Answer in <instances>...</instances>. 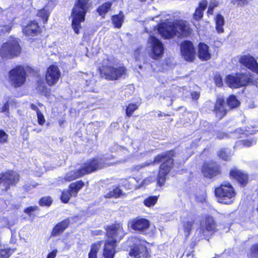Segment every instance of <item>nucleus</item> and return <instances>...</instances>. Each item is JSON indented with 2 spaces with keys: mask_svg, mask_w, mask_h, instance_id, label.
<instances>
[{
  "mask_svg": "<svg viewBox=\"0 0 258 258\" xmlns=\"http://www.w3.org/2000/svg\"><path fill=\"white\" fill-rule=\"evenodd\" d=\"M9 109V104L8 102H6L4 104L1 110H0V112H6Z\"/></svg>",
  "mask_w": 258,
  "mask_h": 258,
  "instance_id": "obj_54",
  "label": "nucleus"
},
{
  "mask_svg": "<svg viewBox=\"0 0 258 258\" xmlns=\"http://www.w3.org/2000/svg\"><path fill=\"white\" fill-rule=\"evenodd\" d=\"M191 95L193 99L197 100L200 96V94L197 92H194L191 93Z\"/></svg>",
  "mask_w": 258,
  "mask_h": 258,
  "instance_id": "obj_53",
  "label": "nucleus"
},
{
  "mask_svg": "<svg viewBox=\"0 0 258 258\" xmlns=\"http://www.w3.org/2000/svg\"><path fill=\"white\" fill-rule=\"evenodd\" d=\"M70 221L66 219L57 224L53 229L51 236H56L61 233L68 226Z\"/></svg>",
  "mask_w": 258,
  "mask_h": 258,
  "instance_id": "obj_23",
  "label": "nucleus"
},
{
  "mask_svg": "<svg viewBox=\"0 0 258 258\" xmlns=\"http://www.w3.org/2000/svg\"><path fill=\"white\" fill-rule=\"evenodd\" d=\"M174 151H170L165 154L158 155L154 159L153 163L163 162L160 167L157 179V183L160 186L164 184L166 179V176L172 167V157H174Z\"/></svg>",
  "mask_w": 258,
  "mask_h": 258,
  "instance_id": "obj_4",
  "label": "nucleus"
},
{
  "mask_svg": "<svg viewBox=\"0 0 258 258\" xmlns=\"http://www.w3.org/2000/svg\"><path fill=\"white\" fill-rule=\"evenodd\" d=\"M60 76V72L58 67L56 66L52 65L47 70L45 79L48 85L52 86L57 83Z\"/></svg>",
  "mask_w": 258,
  "mask_h": 258,
  "instance_id": "obj_17",
  "label": "nucleus"
},
{
  "mask_svg": "<svg viewBox=\"0 0 258 258\" xmlns=\"http://www.w3.org/2000/svg\"><path fill=\"white\" fill-rule=\"evenodd\" d=\"M217 137L219 139H223L225 137L227 138V135L226 134H225V133H221L218 134V135H217Z\"/></svg>",
  "mask_w": 258,
  "mask_h": 258,
  "instance_id": "obj_56",
  "label": "nucleus"
},
{
  "mask_svg": "<svg viewBox=\"0 0 258 258\" xmlns=\"http://www.w3.org/2000/svg\"><path fill=\"white\" fill-rule=\"evenodd\" d=\"M121 195V190L118 187H115L112 190L110 191L108 193L106 194V195H105V197L107 198H116L119 197Z\"/></svg>",
  "mask_w": 258,
  "mask_h": 258,
  "instance_id": "obj_34",
  "label": "nucleus"
},
{
  "mask_svg": "<svg viewBox=\"0 0 258 258\" xmlns=\"http://www.w3.org/2000/svg\"><path fill=\"white\" fill-rule=\"evenodd\" d=\"M181 52L184 58L192 61L195 58V49L192 43L189 41H184L181 44Z\"/></svg>",
  "mask_w": 258,
  "mask_h": 258,
  "instance_id": "obj_16",
  "label": "nucleus"
},
{
  "mask_svg": "<svg viewBox=\"0 0 258 258\" xmlns=\"http://www.w3.org/2000/svg\"><path fill=\"white\" fill-rule=\"evenodd\" d=\"M214 111L221 117H222L226 113V109L224 105V100L222 98H218L215 104Z\"/></svg>",
  "mask_w": 258,
  "mask_h": 258,
  "instance_id": "obj_24",
  "label": "nucleus"
},
{
  "mask_svg": "<svg viewBox=\"0 0 258 258\" xmlns=\"http://www.w3.org/2000/svg\"><path fill=\"white\" fill-rule=\"evenodd\" d=\"M8 135L3 130H0V143L4 144L7 142Z\"/></svg>",
  "mask_w": 258,
  "mask_h": 258,
  "instance_id": "obj_43",
  "label": "nucleus"
},
{
  "mask_svg": "<svg viewBox=\"0 0 258 258\" xmlns=\"http://www.w3.org/2000/svg\"><path fill=\"white\" fill-rule=\"evenodd\" d=\"M216 23V30L220 34L224 32L223 26L225 24L224 17L220 14H218L215 18Z\"/></svg>",
  "mask_w": 258,
  "mask_h": 258,
  "instance_id": "obj_27",
  "label": "nucleus"
},
{
  "mask_svg": "<svg viewBox=\"0 0 258 258\" xmlns=\"http://www.w3.org/2000/svg\"><path fill=\"white\" fill-rule=\"evenodd\" d=\"M138 108L136 104L131 103L128 105L126 109V114L128 117L132 116L134 111L137 110Z\"/></svg>",
  "mask_w": 258,
  "mask_h": 258,
  "instance_id": "obj_37",
  "label": "nucleus"
},
{
  "mask_svg": "<svg viewBox=\"0 0 258 258\" xmlns=\"http://www.w3.org/2000/svg\"><path fill=\"white\" fill-rule=\"evenodd\" d=\"M249 78L246 74H235L229 75L226 77L225 82L230 88H237L246 85Z\"/></svg>",
  "mask_w": 258,
  "mask_h": 258,
  "instance_id": "obj_13",
  "label": "nucleus"
},
{
  "mask_svg": "<svg viewBox=\"0 0 258 258\" xmlns=\"http://www.w3.org/2000/svg\"><path fill=\"white\" fill-rule=\"evenodd\" d=\"M150 164H151V163H146L145 164L135 165V166H133L131 168V170L132 171H138L139 170H140L141 169H142V168H143L146 166H148Z\"/></svg>",
  "mask_w": 258,
  "mask_h": 258,
  "instance_id": "obj_44",
  "label": "nucleus"
},
{
  "mask_svg": "<svg viewBox=\"0 0 258 258\" xmlns=\"http://www.w3.org/2000/svg\"><path fill=\"white\" fill-rule=\"evenodd\" d=\"M215 194L218 202L224 204H232L236 196L234 188L229 183H223L216 188Z\"/></svg>",
  "mask_w": 258,
  "mask_h": 258,
  "instance_id": "obj_6",
  "label": "nucleus"
},
{
  "mask_svg": "<svg viewBox=\"0 0 258 258\" xmlns=\"http://www.w3.org/2000/svg\"><path fill=\"white\" fill-rule=\"evenodd\" d=\"M249 256L251 258H258V243L251 246Z\"/></svg>",
  "mask_w": 258,
  "mask_h": 258,
  "instance_id": "obj_39",
  "label": "nucleus"
},
{
  "mask_svg": "<svg viewBox=\"0 0 258 258\" xmlns=\"http://www.w3.org/2000/svg\"><path fill=\"white\" fill-rule=\"evenodd\" d=\"M198 56L203 60H207L211 58V55L207 44L203 43L199 44Z\"/></svg>",
  "mask_w": 258,
  "mask_h": 258,
  "instance_id": "obj_22",
  "label": "nucleus"
},
{
  "mask_svg": "<svg viewBox=\"0 0 258 258\" xmlns=\"http://www.w3.org/2000/svg\"><path fill=\"white\" fill-rule=\"evenodd\" d=\"M107 236L110 238L105 244L103 256L105 258H113L115 253V242L120 240L124 235L122 226L120 224L112 225L106 229Z\"/></svg>",
  "mask_w": 258,
  "mask_h": 258,
  "instance_id": "obj_3",
  "label": "nucleus"
},
{
  "mask_svg": "<svg viewBox=\"0 0 258 258\" xmlns=\"http://www.w3.org/2000/svg\"><path fill=\"white\" fill-rule=\"evenodd\" d=\"M11 27L9 25H7V26H3V28L1 29V30L4 33H6V32H9L11 30Z\"/></svg>",
  "mask_w": 258,
  "mask_h": 258,
  "instance_id": "obj_52",
  "label": "nucleus"
},
{
  "mask_svg": "<svg viewBox=\"0 0 258 258\" xmlns=\"http://www.w3.org/2000/svg\"><path fill=\"white\" fill-rule=\"evenodd\" d=\"M2 12V9L0 7V13Z\"/></svg>",
  "mask_w": 258,
  "mask_h": 258,
  "instance_id": "obj_64",
  "label": "nucleus"
},
{
  "mask_svg": "<svg viewBox=\"0 0 258 258\" xmlns=\"http://www.w3.org/2000/svg\"><path fill=\"white\" fill-rule=\"evenodd\" d=\"M162 115H162V112H160H160H159V113L158 114V116L159 117L162 116Z\"/></svg>",
  "mask_w": 258,
  "mask_h": 258,
  "instance_id": "obj_59",
  "label": "nucleus"
},
{
  "mask_svg": "<svg viewBox=\"0 0 258 258\" xmlns=\"http://www.w3.org/2000/svg\"><path fill=\"white\" fill-rule=\"evenodd\" d=\"M158 199V196H150L146 198L143 203L146 207H152L156 204Z\"/></svg>",
  "mask_w": 258,
  "mask_h": 258,
  "instance_id": "obj_30",
  "label": "nucleus"
},
{
  "mask_svg": "<svg viewBox=\"0 0 258 258\" xmlns=\"http://www.w3.org/2000/svg\"><path fill=\"white\" fill-rule=\"evenodd\" d=\"M125 162V160H122V161H118V163H120V162Z\"/></svg>",
  "mask_w": 258,
  "mask_h": 258,
  "instance_id": "obj_60",
  "label": "nucleus"
},
{
  "mask_svg": "<svg viewBox=\"0 0 258 258\" xmlns=\"http://www.w3.org/2000/svg\"><path fill=\"white\" fill-rule=\"evenodd\" d=\"M112 20L115 27L120 28L124 20V15L122 12H120L118 15L112 16Z\"/></svg>",
  "mask_w": 258,
  "mask_h": 258,
  "instance_id": "obj_28",
  "label": "nucleus"
},
{
  "mask_svg": "<svg viewBox=\"0 0 258 258\" xmlns=\"http://www.w3.org/2000/svg\"><path fill=\"white\" fill-rule=\"evenodd\" d=\"M113 158V156H108L105 158V161H103V159L100 158L88 160L80 168L76 170H71L68 172L64 175L63 180L65 181H71L85 174L100 169L105 165L109 166L112 165L113 163L108 162V160Z\"/></svg>",
  "mask_w": 258,
  "mask_h": 258,
  "instance_id": "obj_1",
  "label": "nucleus"
},
{
  "mask_svg": "<svg viewBox=\"0 0 258 258\" xmlns=\"http://www.w3.org/2000/svg\"><path fill=\"white\" fill-rule=\"evenodd\" d=\"M148 45L151 49V57L154 59L160 58L164 50L163 43L155 37L151 36L148 39Z\"/></svg>",
  "mask_w": 258,
  "mask_h": 258,
  "instance_id": "obj_12",
  "label": "nucleus"
},
{
  "mask_svg": "<svg viewBox=\"0 0 258 258\" xmlns=\"http://www.w3.org/2000/svg\"><path fill=\"white\" fill-rule=\"evenodd\" d=\"M40 131H41V130H38V131H37V132L38 133V132H40Z\"/></svg>",
  "mask_w": 258,
  "mask_h": 258,
  "instance_id": "obj_63",
  "label": "nucleus"
},
{
  "mask_svg": "<svg viewBox=\"0 0 258 258\" xmlns=\"http://www.w3.org/2000/svg\"><path fill=\"white\" fill-rule=\"evenodd\" d=\"M38 26L36 22H32L23 29V32L26 35H34L38 32Z\"/></svg>",
  "mask_w": 258,
  "mask_h": 258,
  "instance_id": "obj_25",
  "label": "nucleus"
},
{
  "mask_svg": "<svg viewBox=\"0 0 258 258\" xmlns=\"http://www.w3.org/2000/svg\"><path fill=\"white\" fill-rule=\"evenodd\" d=\"M242 131L241 129H238L236 130L234 133H233L232 134L233 135V137L238 138L240 137L239 135H237V133H238V134L240 133Z\"/></svg>",
  "mask_w": 258,
  "mask_h": 258,
  "instance_id": "obj_55",
  "label": "nucleus"
},
{
  "mask_svg": "<svg viewBox=\"0 0 258 258\" xmlns=\"http://www.w3.org/2000/svg\"><path fill=\"white\" fill-rule=\"evenodd\" d=\"M172 100H171V101H170V103L169 105L172 104Z\"/></svg>",
  "mask_w": 258,
  "mask_h": 258,
  "instance_id": "obj_61",
  "label": "nucleus"
},
{
  "mask_svg": "<svg viewBox=\"0 0 258 258\" xmlns=\"http://www.w3.org/2000/svg\"><path fill=\"white\" fill-rule=\"evenodd\" d=\"M214 80L215 84L217 86L221 87L223 85L222 79L220 75H216Z\"/></svg>",
  "mask_w": 258,
  "mask_h": 258,
  "instance_id": "obj_45",
  "label": "nucleus"
},
{
  "mask_svg": "<svg viewBox=\"0 0 258 258\" xmlns=\"http://www.w3.org/2000/svg\"><path fill=\"white\" fill-rule=\"evenodd\" d=\"M233 2L234 4L240 7L247 5L248 3L247 0H233Z\"/></svg>",
  "mask_w": 258,
  "mask_h": 258,
  "instance_id": "obj_47",
  "label": "nucleus"
},
{
  "mask_svg": "<svg viewBox=\"0 0 258 258\" xmlns=\"http://www.w3.org/2000/svg\"><path fill=\"white\" fill-rule=\"evenodd\" d=\"M155 180H156V176L155 175L151 176H150V177L145 179L143 181V184H148L150 182L155 181Z\"/></svg>",
  "mask_w": 258,
  "mask_h": 258,
  "instance_id": "obj_46",
  "label": "nucleus"
},
{
  "mask_svg": "<svg viewBox=\"0 0 258 258\" xmlns=\"http://www.w3.org/2000/svg\"><path fill=\"white\" fill-rule=\"evenodd\" d=\"M230 176L235 179L241 184H245L248 180L247 175L237 169H233L230 171Z\"/></svg>",
  "mask_w": 258,
  "mask_h": 258,
  "instance_id": "obj_21",
  "label": "nucleus"
},
{
  "mask_svg": "<svg viewBox=\"0 0 258 258\" xmlns=\"http://www.w3.org/2000/svg\"><path fill=\"white\" fill-rule=\"evenodd\" d=\"M37 116L38 123L40 125H43L45 122V120L43 114L39 109H37Z\"/></svg>",
  "mask_w": 258,
  "mask_h": 258,
  "instance_id": "obj_42",
  "label": "nucleus"
},
{
  "mask_svg": "<svg viewBox=\"0 0 258 258\" xmlns=\"http://www.w3.org/2000/svg\"><path fill=\"white\" fill-rule=\"evenodd\" d=\"M57 252V251L56 249L52 250L48 253L47 258H55Z\"/></svg>",
  "mask_w": 258,
  "mask_h": 258,
  "instance_id": "obj_51",
  "label": "nucleus"
},
{
  "mask_svg": "<svg viewBox=\"0 0 258 258\" xmlns=\"http://www.w3.org/2000/svg\"><path fill=\"white\" fill-rule=\"evenodd\" d=\"M241 144L246 146V147H250L252 146L253 144H255V142L253 140H243L241 141Z\"/></svg>",
  "mask_w": 258,
  "mask_h": 258,
  "instance_id": "obj_49",
  "label": "nucleus"
},
{
  "mask_svg": "<svg viewBox=\"0 0 258 258\" xmlns=\"http://www.w3.org/2000/svg\"><path fill=\"white\" fill-rule=\"evenodd\" d=\"M19 179V175L13 171L0 174V189L3 191L7 190L10 186L15 185Z\"/></svg>",
  "mask_w": 258,
  "mask_h": 258,
  "instance_id": "obj_10",
  "label": "nucleus"
},
{
  "mask_svg": "<svg viewBox=\"0 0 258 258\" xmlns=\"http://www.w3.org/2000/svg\"><path fill=\"white\" fill-rule=\"evenodd\" d=\"M207 2L206 1H203L199 4V7L196 10L195 13H194V18L199 20L203 17V11L207 6Z\"/></svg>",
  "mask_w": 258,
  "mask_h": 258,
  "instance_id": "obj_26",
  "label": "nucleus"
},
{
  "mask_svg": "<svg viewBox=\"0 0 258 258\" xmlns=\"http://www.w3.org/2000/svg\"><path fill=\"white\" fill-rule=\"evenodd\" d=\"M84 183L82 181H78L72 183L70 185V190H63L61 196V200L63 203L68 202L72 196H76L78 191L83 187Z\"/></svg>",
  "mask_w": 258,
  "mask_h": 258,
  "instance_id": "obj_15",
  "label": "nucleus"
},
{
  "mask_svg": "<svg viewBox=\"0 0 258 258\" xmlns=\"http://www.w3.org/2000/svg\"><path fill=\"white\" fill-rule=\"evenodd\" d=\"M21 51L19 39L10 38L0 48V55L4 58H12L18 56Z\"/></svg>",
  "mask_w": 258,
  "mask_h": 258,
  "instance_id": "obj_7",
  "label": "nucleus"
},
{
  "mask_svg": "<svg viewBox=\"0 0 258 258\" xmlns=\"http://www.w3.org/2000/svg\"><path fill=\"white\" fill-rule=\"evenodd\" d=\"M218 156L224 160H228L231 156V154L228 150L222 149L219 151Z\"/></svg>",
  "mask_w": 258,
  "mask_h": 258,
  "instance_id": "obj_33",
  "label": "nucleus"
},
{
  "mask_svg": "<svg viewBox=\"0 0 258 258\" xmlns=\"http://www.w3.org/2000/svg\"><path fill=\"white\" fill-rule=\"evenodd\" d=\"M36 209H37V207L30 206V207H28L27 208L25 209L24 210V212H25V213H26L29 215H30L31 212L32 211L36 210Z\"/></svg>",
  "mask_w": 258,
  "mask_h": 258,
  "instance_id": "obj_50",
  "label": "nucleus"
},
{
  "mask_svg": "<svg viewBox=\"0 0 258 258\" xmlns=\"http://www.w3.org/2000/svg\"><path fill=\"white\" fill-rule=\"evenodd\" d=\"M158 31L163 37L167 39L172 38L174 36L178 37H186L191 32L189 24L183 20L160 23Z\"/></svg>",
  "mask_w": 258,
  "mask_h": 258,
  "instance_id": "obj_2",
  "label": "nucleus"
},
{
  "mask_svg": "<svg viewBox=\"0 0 258 258\" xmlns=\"http://www.w3.org/2000/svg\"><path fill=\"white\" fill-rule=\"evenodd\" d=\"M227 103L228 106L231 108H232L237 107L239 105L240 102L234 95H231L228 99Z\"/></svg>",
  "mask_w": 258,
  "mask_h": 258,
  "instance_id": "obj_35",
  "label": "nucleus"
},
{
  "mask_svg": "<svg viewBox=\"0 0 258 258\" xmlns=\"http://www.w3.org/2000/svg\"><path fill=\"white\" fill-rule=\"evenodd\" d=\"M130 227L139 232H144L150 226V222L144 218H136L130 222Z\"/></svg>",
  "mask_w": 258,
  "mask_h": 258,
  "instance_id": "obj_18",
  "label": "nucleus"
},
{
  "mask_svg": "<svg viewBox=\"0 0 258 258\" xmlns=\"http://www.w3.org/2000/svg\"><path fill=\"white\" fill-rule=\"evenodd\" d=\"M52 202L50 197H44L40 199L39 204L41 206H49Z\"/></svg>",
  "mask_w": 258,
  "mask_h": 258,
  "instance_id": "obj_40",
  "label": "nucleus"
},
{
  "mask_svg": "<svg viewBox=\"0 0 258 258\" xmlns=\"http://www.w3.org/2000/svg\"><path fill=\"white\" fill-rule=\"evenodd\" d=\"M31 108L32 109L36 110V111H37V109H38V108H37V107L35 105H34V104H32L31 105Z\"/></svg>",
  "mask_w": 258,
  "mask_h": 258,
  "instance_id": "obj_57",
  "label": "nucleus"
},
{
  "mask_svg": "<svg viewBox=\"0 0 258 258\" xmlns=\"http://www.w3.org/2000/svg\"><path fill=\"white\" fill-rule=\"evenodd\" d=\"M10 80L15 87H20L26 81V72L22 66H17L9 72Z\"/></svg>",
  "mask_w": 258,
  "mask_h": 258,
  "instance_id": "obj_11",
  "label": "nucleus"
},
{
  "mask_svg": "<svg viewBox=\"0 0 258 258\" xmlns=\"http://www.w3.org/2000/svg\"><path fill=\"white\" fill-rule=\"evenodd\" d=\"M140 1H141V2H145V1H146V0H140Z\"/></svg>",
  "mask_w": 258,
  "mask_h": 258,
  "instance_id": "obj_62",
  "label": "nucleus"
},
{
  "mask_svg": "<svg viewBox=\"0 0 258 258\" xmlns=\"http://www.w3.org/2000/svg\"><path fill=\"white\" fill-rule=\"evenodd\" d=\"M50 12L47 9H43L40 10L38 13V16L41 18L42 20L43 23H47L48 21V19L49 17Z\"/></svg>",
  "mask_w": 258,
  "mask_h": 258,
  "instance_id": "obj_32",
  "label": "nucleus"
},
{
  "mask_svg": "<svg viewBox=\"0 0 258 258\" xmlns=\"http://www.w3.org/2000/svg\"><path fill=\"white\" fill-rule=\"evenodd\" d=\"M202 172L205 177L211 178L220 173L218 165L215 162L206 163L202 168Z\"/></svg>",
  "mask_w": 258,
  "mask_h": 258,
  "instance_id": "obj_20",
  "label": "nucleus"
},
{
  "mask_svg": "<svg viewBox=\"0 0 258 258\" xmlns=\"http://www.w3.org/2000/svg\"><path fill=\"white\" fill-rule=\"evenodd\" d=\"M100 246L99 243H95L92 245L91 250L89 253V258H97V253Z\"/></svg>",
  "mask_w": 258,
  "mask_h": 258,
  "instance_id": "obj_36",
  "label": "nucleus"
},
{
  "mask_svg": "<svg viewBox=\"0 0 258 258\" xmlns=\"http://www.w3.org/2000/svg\"><path fill=\"white\" fill-rule=\"evenodd\" d=\"M219 5L218 2L216 1H212L209 5L208 14L210 15L213 14V9Z\"/></svg>",
  "mask_w": 258,
  "mask_h": 258,
  "instance_id": "obj_41",
  "label": "nucleus"
},
{
  "mask_svg": "<svg viewBox=\"0 0 258 258\" xmlns=\"http://www.w3.org/2000/svg\"><path fill=\"white\" fill-rule=\"evenodd\" d=\"M14 251L10 248L0 250V258H9Z\"/></svg>",
  "mask_w": 258,
  "mask_h": 258,
  "instance_id": "obj_38",
  "label": "nucleus"
},
{
  "mask_svg": "<svg viewBox=\"0 0 258 258\" xmlns=\"http://www.w3.org/2000/svg\"><path fill=\"white\" fill-rule=\"evenodd\" d=\"M90 0H78L77 4L74 7L72 13V28L75 33L79 34L81 28L80 23L84 22L86 13L89 7Z\"/></svg>",
  "mask_w": 258,
  "mask_h": 258,
  "instance_id": "obj_5",
  "label": "nucleus"
},
{
  "mask_svg": "<svg viewBox=\"0 0 258 258\" xmlns=\"http://www.w3.org/2000/svg\"><path fill=\"white\" fill-rule=\"evenodd\" d=\"M217 230V224L213 217L206 216L201 222L200 228L197 230L201 237L208 236Z\"/></svg>",
  "mask_w": 258,
  "mask_h": 258,
  "instance_id": "obj_9",
  "label": "nucleus"
},
{
  "mask_svg": "<svg viewBox=\"0 0 258 258\" xmlns=\"http://www.w3.org/2000/svg\"><path fill=\"white\" fill-rule=\"evenodd\" d=\"M130 240L134 243V247L130 251V255L133 258H149L148 251L146 246L143 245V241H141L138 238L132 237Z\"/></svg>",
  "mask_w": 258,
  "mask_h": 258,
  "instance_id": "obj_14",
  "label": "nucleus"
},
{
  "mask_svg": "<svg viewBox=\"0 0 258 258\" xmlns=\"http://www.w3.org/2000/svg\"><path fill=\"white\" fill-rule=\"evenodd\" d=\"M125 69L123 67H114L112 66L108 59L103 62L102 68L100 70L101 74L106 79L116 80L125 73Z\"/></svg>",
  "mask_w": 258,
  "mask_h": 258,
  "instance_id": "obj_8",
  "label": "nucleus"
},
{
  "mask_svg": "<svg viewBox=\"0 0 258 258\" xmlns=\"http://www.w3.org/2000/svg\"><path fill=\"white\" fill-rule=\"evenodd\" d=\"M239 62L258 75V63L253 56L250 55L242 56L239 59Z\"/></svg>",
  "mask_w": 258,
  "mask_h": 258,
  "instance_id": "obj_19",
  "label": "nucleus"
},
{
  "mask_svg": "<svg viewBox=\"0 0 258 258\" xmlns=\"http://www.w3.org/2000/svg\"><path fill=\"white\" fill-rule=\"evenodd\" d=\"M45 88H46V85L44 82H39L38 83L37 88L39 91H40L41 92H44V91L45 90Z\"/></svg>",
  "mask_w": 258,
  "mask_h": 258,
  "instance_id": "obj_48",
  "label": "nucleus"
},
{
  "mask_svg": "<svg viewBox=\"0 0 258 258\" xmlns=\"http://www.w3.org/2000/svg\"><path fill=\"white\" fill-rule=\"evenodd\" d=\"M194 222L195 221L192 219H189L183 222V230L186 236H187L189 234Z\"/></svg>",
  "mask_w": 258,
  "mask_h": 258,
  "instance_id": "obj_29",
  "label": "nucleus"
},
{
  "mask_svg": "<svg viewBox=\"0 0 258 258\" xmlns=\"http://www.w3.org/2000/svg\"><path fill=\"white\" fill-rule=\"evenodd\" d=\"M111 5L112 3L107 2L100 6L97 9V11L99 15L102 16L107 13L108 10L110 9Z\"/></svg>",
  "mask_w": 258,
  "mask_h": 258,
  "instance_id": "obj_31",
  "label": "nucleus"
},
{
  "mask_svg": "<svg viewBox=\"0 0 258 258\" xmlns=\"http://www.w3.org/2000/svg\"><path fill=\"white\" fill-rule=\"evenodd\" d=\"M130 182H134V181L135 180V179L134 178H130Z\"/></svg>",
  "mask_w": 258,
  "mask_h": 258,
  "instance_id": "obj_58",
  "label": "nucleus"
}]
</instances>
